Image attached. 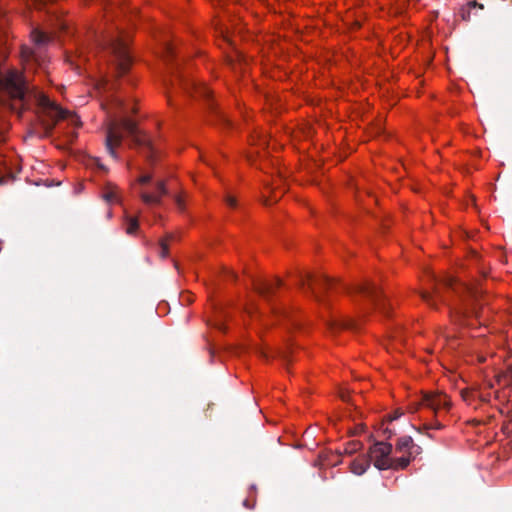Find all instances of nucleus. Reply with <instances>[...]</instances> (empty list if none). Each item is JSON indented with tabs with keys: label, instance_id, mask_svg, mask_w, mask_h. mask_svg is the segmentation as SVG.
<instances>
[{
	"label": "nucleus",
	"instance_id": "a878e982",
	"mask_svg": "<svg viewBox=\"0 0 512 512\" xmlns=\"http://www.w3.org/2000/svg\"><path fill=\"white\" fill-rule=\"evenodd\" d=\"M113 189L114 187L104 193L103 198L105 201L111 202L116 199V192Z\"/></svg>",
	"mask_w": 512,
	"mask_h": 512
},
{
	"label": "nucleus",
	"instance_id": "7c9ffc66",
	"mask_svg": "<svg viewBox=\"0 0 512 512\" xmlns=\"http://www.w3.org/2000/svg\"><path fill=\"white\" fill-rule=\"evenodd\" d=\"M225 201H226L227 205H229L232 208L236 207V205H237L236 199L230 195L226 196Z\"/></svg>",
	"mask_w": 512,
	"mask_h": 512
},
{
	"label": "nucleus",
	"instance_id": "20e7f679",
	"mask_svg": "<svg viewBox=\"0 0 512 512\" xmlns=\"http://www.w3.org/2000/svg\"><path fill=\"white\" fill-rule=\"evenodd\" d=\"M33 47L23 46L21 56L26 65L33 63L42 66L46 62V56L43 49L50 43L51 37L38 28H34L30 33Z\"/></svg>",
	"mask_w": 512,
	"mask_h": 512
},
{
	"label": "nucleus",
	"instance_id": "2eb2a0df",
	"mask_svg": "<svg viewBox=\"0 0 512 512\" xmlns=\"http://www.w3.org/2000/svg\"><path fill=\"white\" fill-rule=\"evenodd\" d=\"M14 175L11 171H6V167L0 164V185L7 184L14 180Z\"/></svg>",
	"mask_w": 512,
	"mask_h": 512
},
{
	"label": "nucleus",
	"instance_id": "7ed1b4c3",
	"mask_svg": "<svg viewBox=\"0 0 512 512\" xmlns=\"http://www.w3.org/2000/svg\"><path fill=\"white\" fill-rule=\"evenodd\" d=\"M97 45L113 55L119 76L129 70L132 60L128 51V43L123 36L119 34L102 36L97 39Z\"/></svg>",
	"mask_w": 512,
	"mask_h": 512
},
{
	"label": "nucleus",
	"instance_id": "423d86ee",
	"mask_svg": "<svg viewBox=\"0 0 512 512\" xmlns=\"http://www.w3.org/2000/svg\"><path fill=\"white\" fill-rule=\"evenodd\" d=\"M177 81L179 85L187 92L194 95H197L201 98H204L208 101L209 109L212 114L216 116L219 121L223 123H227L228 120L226 119L225 115L218 110L216 105L211 99V91L210 89L205 86L204 84L196 83L194 80L186 79L184 76L178 74L177 75Z\"/></svg>",
	"mask_w": 512,
	"mask_h": 512
},
{
	"label": "nucleus",
	"instance_id": "393cba45",
	"mask_svg": "<svg viewBox=\"0 0 512 512\" xmlns=\"http://www.w3.org/2000/svg\"><path fill=\"white\" fill-rule=\"evenodd\" d=\"M444 426L439 422L436 421L434 424H424L422 428H419L418 431L421 432L422 429L429 430V429H442Z\"/></svg>",
	"mask_w": 512,
	"mask_h": 512
},
{
	"label": "nucleus",
	"instance_id": "4468645a",
	"mask_svg": "<svg viewBox=\"0 0 512 512\" xmlns=\"http://www.w3.org/2000/svg\"><path fill=\"white\" fill-rule=\"evenodd\" d=\"M293 344L287 343L283 348H280L276 352V356L288 365L292 361Z\"/></svg>",
	"mask_w": 512,
	"mask_h": 512
},
{
	"label": "nucleus",
	"instance_id": "ea45409f",
	"mask_svg": "<svg viewBox=\"0 0 512 512\" xmlns=\"http://www.w3.org/2000/svg\"><path fill=\"white\" fill-rule=\"evenodd\" d=\"M508 416L511 418L512 420V409L508 411Z\"/></svg>",
	"mask_w": 512,
	"mask_h": 512
},
{
	"label": "nucleus",
	"instance_id": "b1692460",
	"mask_svg": "<svg viewBox=\"0 0 512 512\" xmlns=\"http://www.w3.org/2000/svg\"><path fill=\"white\" fill-rule=\"evenodd\" d=\"M444 285L452 290H454L455 292L458 293V289H457V286L455 284V280L452 278V277H447L444 279L443 281Z\"/></svg>",
	"mask_w": 512,
	"mask_h": 512
},
{
	"label": "nucleus",
	"instance_id": "58836bf2",
	"mask_svg": "<svg viewBox=\"0 0 512 512\" xmlns=\"http://www.w3.org/2000/svg\"><path fill=\"white\" fill-rule=\"evenodd\" d=\"M384 432L388 434V437H391L392 432L390 430L386 429Z\"/></svg>",
	"mask_w": 512,
	"mask_h": 512
},
{
	"label": "nucleus",
	"instance_id": "f3484780",
	"mask_svg": "<svg viewBox=\"0 0 512 512\" xmlns=\"http://www.w3.org/2000/svg\"><path fill=\"white\" fill-rule=\"evenodd\" d=\"M361 447H362L361 442H359V441H350V442H348L346 444V446L344 448V453L348 454V455H352L355 452H357L358 450H360Z\"/></svg>",
	"mask_w": 512,
	"mask_h": 512
},
{
	"label": "nucleus",
	"instance_id": "f03ea898",
	"mask_svg": "<svg viewBox=\"0 0 512 512\" xmlns=\"http://www.w3.org/2000/svg\"><path fill=\"white\" fill-rule=\"evenodd\" d=\"M120 127H122L131 137L133 145L137 148L143 149V153L147 160L153 163L155 158V149L151 140L138 128L137 123L129 118H122L119 122H113L109 126L105 139V146L109 155L116 160L118 159V154L115 148L120 146L123 140V135L119 131Z\"/></svg>",
	"mask_w": 512,
	"mask_h": 512
},
{
	"label": "nucleus",
	"instance_id": "bb28decb",
	"mask_svg": "<svg viewBox=\"0 0 512 512\" xmlns=\"http://www.w3.org/2000/svg\"><path fill=\"white\" fill-rule=\"evenodd\" d=\"M151 180H152L151 174H143L137 179L138 183L141 185L148 184L151 182Z\"/></svg>",
	"mask_w": 512,
	"mask_h": 512
},
{
	"label": "nucleus",
	"instance_id": "39448f33",
	"mask_svg": "<svg viewBox=\"0 0 512 512\" xmlns=\"http://www.w3.org/2000/svg\"><path fill=\"white\" fill-rule=\"evenodd\" d=\"M392 449L390 443L378 441L370 447L366 455L370 463L373 462L378 470H398L399 467L396 465V458L391 457Z\"/></svg>",
	"mask_w": 512,
	"mask_h": 512
},
{
	"label": "nucleus",
	"instance_id": "2f4dec72",
	"mask_svg": "<svg viewBox=\"0 0 512 512\" xmlns=\"http://www.w3.org/2000/svg\"><path fill=\"white\" fill-rule=\"evenodd\" d=\"M403 415V412L400 409L394 411L392 415L389 416V421H394L400 418Z\"/></svg>",
	"mask_w": 512,
	"mask_h": 512
},
{
	"label": "nucleus",
	"instance_id": "aec40b11",
	"mask_svg": "<svg viewBox=\"0 0 512 512\" xmlns=\"http://www.w3.org/2000/svg\"><path fill=\"white\" fill-rule=\"evenodd\" d=\"M420 296L423 299V301H425L431 308L438 309V306L435 303L432 294H430L429 292L422 291L420 293Z\"/></svg>",
	"mask_w": 512,
	"mask_h": 512
},
{
	"label": "nucleus",
	"instance_id": "f257e3e1",
	"mask_svg": "<svg viewBox=\"0 0 512 512\" xmlns=\"http://www.w3.org/2000/svg\"><path fill=\"white\" fill-rule=\"evenodd\" d=\"M0 100L9 108L21 116L23 110H28L32 105L37 106V118L44 130V136L52 134L55 125L63 119L71 118L73 124H78V117L71 115L45 94L30 86L15 70L0 71Z\"/></svg>",
	"mask_w": 512,
	"mask_h": 512
},
{
	"label": "nucleus",
	"instance_id": "9d476101",
	"mask_svg": "<svg viewBox=\"0 0 512 512\" xmlns=\"http://www.w3.org/2000/svg\"><path fill=\"white\" fill-rule=\"evenodd\" d=\"M423 407L433 411L434 415L438 417L442 412L448 413L451 409L452 403L448 396L443 393H426L422 397Z\"/></svg>",
	"mask_w": 512,
	"mask_h": 512
},
{
	"label": "nucleus",
	"instance_id": "dca6fc26",
	"mask_svg": "<svg viewBox=\"0 0 512 512\" xmlns=\"http://www.w3.org/2000/svg\"><path fill=\"white\" fill-rule=\"evenodd\" d=\"M470 315L477 316V310H476V308L474 306L470 310L458 311L456 313L457 320L460 321L463 324L470 317Z\"/></svg>",
	"mask_w": 512,
	"mask_h": 512
},
{
	"label": "nucleus",
	"instance_id": "473e14b6",
	"mask_svg": "<svg viewBox=\"0 0 512 512\" xmlns=\"http://www.w3.org/2000/svg\"><path fill=\"white\" fill-rule=\"evenodd\" d=\"M212 325H213L215 328H217L218 330H220V331H224V330H225L224 324H223V322H222V321H220V320H216V321H214Z\"/></svg>",
	"mask_w": 512,
	"mask_h": 512
},
{
	"label": "nucleus",
	"instance_id": "72a5a7b5",
	"mask_svg": "<svg viewBox=\"0 0 512 512\" xmlns=\"http://www.w3.org/2000/svg\"><path fill=\"white\" fill-rule=\"evenodd\" d=\"M433 293H434V294H435V295H436V296H437V297H438L442 302H444V299H443V297H442V295H441V293H440L439 289H438L436 286H434V288H433Z\"/></svg>",
	"mask_w": 512,
	"mask_h": 512
},
{
	"label": "nucleus",
	"instance_id": "1a4fd4ad",
	"mask_svg": "<svg viewBox=\"0 0 512 512\" xmlns=\"http://www.w3.org/2000/svg\"><path fill=\"white\" fill-rule=\"evenodd\" d=\"M308 286V290L311 292L314 299L318 302H322V292L327 291L332 286V280L326 276H313L311 274H300L299 275V286Z\"/></svg>",
	"mask_w": 512,
	"mask_h": 512
},
{
	"label": "nucleus",
	"instance_id": "ddd939ff",
	"mask_svg": "<svg viewBox=\"0 0 512 512\" xmlns=\"http://www.w3.org/2000/svg\"><path fill=\"white\" fill-rule=\"evenodd\" d=\"M370 464L371 463L367 455H363L351 462L350 469L353 474L360 476L368 470Z\"/></svg>",
	"mask_w": 512,
	"mask_h": 512
},
{
	"label": "nucleus",
	"instance_id": "6ab92c4d",
	"mask_svg": "<svg viewBox=\"0 0 512 512\" xmlns=\"http://www.w3.org/2000/svg\"><path fill=\"white\" fill-rule=\"evenodd\" d=\"M138 226H139V224H138L137 218H128L127 219V227H126L127 234H130V235L134 234L137 231Z\"/></svg>",
	"mask_w": 512,
	"mask_h": 512
},
{
	"label": "nucleus",
	"instance_id": "a211bd4d",
	"mask_svg": "<svg viewBox=\"0 0 512 512\" xmlns=\"http://www.w3.org/2000/svg\"><path fill=\"white\" fill-rule=\"evenodd\" d=\"M331 329H341V328H353L354 323L351 320L345 321H333L329 323Z\"/></svg>",
	"mask_w": 512,
	"mask_h": 512
},
{
	"label": "nucleus",
	"instance_id": "9b49d317",
	"mask_svg": "<svg viewBox=\"0 0 512 512\" xmlns=\"http://www.w3.org/2000/svg\"><path fill=\"white\" fill-rule=\"evenodd\" d=\"M281 279L276 278L274 281L259 280L254 281V290L269 304H272V296L277 287L282 286Z\"/></svg>",
	"mask_w": 512,
	"mask_h": 512
},
{
	"label": "nucleus",
	"instance_id": "c756f323",
	"mask_svg": "<svg viewBox=\"0 0 512 512\" xmlns=\"http://www.w3.org/2000/svg\"><path fill=\"white\" fill-rule=\"evenodd\" d=\"M466 6H468L470 9H472V8H479L481 10L484 9V5L482 3H479L477 1H475V0L468 2L466 4Z\"/></svg>",
	"mask_w": 512,
	"mask_h": 512
},
{
	"label": "nucleus",
	"instance_id": "a19ab883",
	"mask_svg": "<svg viewBox=\"0 0 512 512\" xmlns=\"http://www.w3.org/2000/svg\"><path fill=\"white\" fill-rule=\"evenodd\" d=\"M261 355H262L263 357H267V355L265 354V352H261Z\"/></svg>",
	"mask_w": 512,
	"mask_h": 512
},
{
	"label": "nucleus",
	"instance_id": "0eeeda50",
	"mask_svg": "<svg viewBox=\"0 0 512 512\" xmlns=\"http://www.w3.org/2000/svg\"><path fill=\"white\" fill-rule=\"evenodd\" d=\"M347 292L350 294L352 290L348 289ZM353 292L368 298L375 309L386 316L389 315V306L386 303L385 296L373 282L366 281L360 283L353 288Z\"/></svg>",
	"mask_w": 512,
	"mask_h": 512
},
{
	"label": "nucleus",
	"instance_id": "f8f14e48",
	"mask_svg": "<svg viewBox=\"0 0 512 512\" xmlns=\"http://www.w3.org/2000/svg\"><path fill=\"white\" fill-rule=\"evenodd\" d=\"M155 189L156 192L154 194L144 191L140 192V198L145 204L159 205L161 203L162 196L168 195V189L166 187L165 181H157L155 183Z\"/></svg>",
	"mask_w": 512,
	"mask_h": 512
},
{
	"label": "nucleus",
	"instance_id": "5701e85b",
	"mask_svg": "<svg viewBox=\"0 0 512 512\" xmlns=\"http://www.w3.org/2000/svg\"><path fill=\"white\" fill-rule=\"evenodd\" d=\"M460 16L464 21H470L471 19V9L468 6H463L460 9Z\"/></svg>",
	"mask_w": 512,
	"mask_h": 512
},
{
	"label": "nucleus",
	"instance_id": "6e6552de",
	"mask_svg": "<svg viewBox=\"0 0 512 512\" xmlns=\"http://www.w3.org/2000/svg\"><path fill=\"white\" fill-rule=\"evenodd\" d=\"M395 450L402 453L401 457H396V465L399 469L408 467L410 462L422 452V448L414 443L411 436L400 437L395 445Z\"/></svg>",
	"mask_w": 512,
	"mask_h": 512
},
{
	"label": "nucleus",
	"instance_id": "c9c22d12",
	"mask_svg": "<svg viewBox=\"0 0 512 512\" xmlns=\"http://www.w3.org/2000/svg\"><path fill=\"white\" fill-rule=\"evenodd\" d=\"M243 505H244V507H246L248 509H252L254 506V504H250L249 500H247V499L243 501Z\"/></svg>",
	"mask_w": 512,
	"mask_h": 512
},
{
	"label": "nucleus",
	"instance_id": "4be33fe9",
	"mask_svg": "<svg viewBox=\"0 0 512 512\" xmlns=\"http://www.w3.org/2000/svg\"><path fill=\"white\" fill-rule=\"evenodd\" d=\"M159 245H160V256L162 258H166L169 253L167 239L160 240Z\"/></svg>",
	"mask_w": 512,
	"mask_h": 512
},
{
	"label": "nucleus",
	"instance_id": "4c0bfd02",
	"mask_svg": "<svg viewBox=\"0 0 512 512\" xmlns=\"http://www.w3.org/2000/svg\"><path fill=\"white\" fill-rule=\"evenodd\" d=\"M167 53H168L170 56H173L174 51H173V48H172L171 46H168V47H167Z\"/></svg>",
	"mask_w": 512,
	"mask_h": 512
},
{
	"label": "nucleus",
	"instance_id": "79ce46f5",
	"mask_svg": "<svg viewBox=\"0 0 512 512\" xmlns=\"http://www.w3.org/2000/svg\"><path fill=\"white\" fill-rule=\"evenodd\" d=\"M125 9H127V10H128V9H130V8H129V6H125V7H123V11H124Z\"/></svg>",
	"mask_w": 512,
	"mask_h": 512
},
{
	"label": "nucleus",
	"instance_id": "cd10ccee",
	"mask_svg": "<svg viewBox=\"0 0 512 512\" xmlns=\"http://www.w3.org/2000/svg\"><path fill=\"white\" fill-rule=\"evenodd\" d=\"M174 201H175L177 208L181 212H183L185 210V204H184V200L182 199V197L179 195H176V196H174Z\"/></svg>",
	"mask_w": 512,
	"mask_h": 512
},
{
	"label": "nucleus",
	"instance_id": "f704fd0d",
	"mask_svg": "<svg viewBox=\"0 0 512 512\" xmlns=\"http://www.w3.org/2000/svg\"><path fill=\"white\" fill-rule=\"evenodd\" d=\"M271 306V310L274 314H278V313H281L280 310H278L274 305L273 303L272 304H269ZM286 312L285 311H282V314H285Z\"/></svg>",
	"mask_w": 512,
	"mask_h": 512
},
{
	"label": "nucleus",
	"instance_id": "c85d7f7f",
	"mask_svg": "<svg viewBox=\"0 0 512 512\" xmlns=\"http://www.w3.org/2000/svg\"><path fill=\"white\" fill-rule=\"evenodd\" d=\"M420 407H423L422 400L419 403L410 404L408 410L410 413H415L419 410Z\"/></svg>",
	"mask_w": 512,
	"mask_h": 512
},
{
	"label": "nucleus",
	"instance_id": "e433bc0d",
	"mask_svg": "<svg viewBox=\"0 0 512 512\" xmlns=\"http://www.w3.org/2000/svg\"><path fill=\"white\" fill-rule=\"evenodd\" d=\"M461 395H462V398L465 400V401H468V396L470 395V393L468 391H462L461 392Z\"/></svg>",
	"mask_w": 512,
	"mask_h": 512
},
{
	"label": "nucleus",
	"instance_id": "37998d69",
	"mask_svg": "<svg viewBox=\"0 0 512 512\" xmlns=\"http://www.w3.org/2000/svg\"><path fill=\"white\" fill-rule=\"evenodd\" d=\"M134 11L136 12V9H131L130 13H134Z\"/></svg>",
	"mask_w": 512,
	"mask_h": 512
},
{
	"label": "nucleus",
	"instance_id": "412c9836",
	"mask_svg": "<svg viewBox=\"0 0 512 512\" xmlns=\"http://www.w3.org/2000/svg\"><path fill=\"white\" fill-rule=\"evenodd\" d=\"M460 286H461V288L463 289V291H465V292L469 293V294H470L473 298H475V299L478 297V295H479V293H480V292L478 291V289H476V288H475V287H473V286H469V285H466V284H461Z\"/></svg>",
	"mask_w": 512,
	"mask_h": 512
}]
</instances>
